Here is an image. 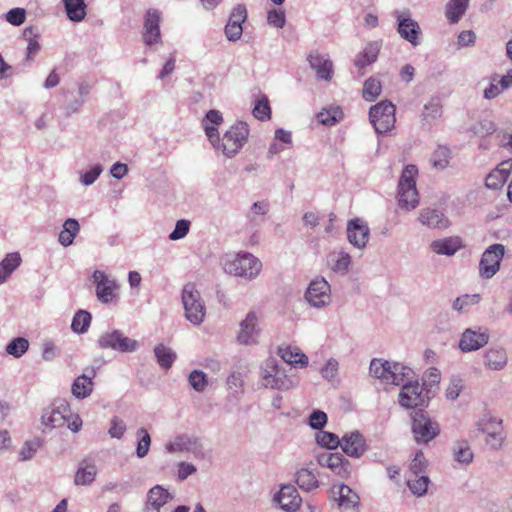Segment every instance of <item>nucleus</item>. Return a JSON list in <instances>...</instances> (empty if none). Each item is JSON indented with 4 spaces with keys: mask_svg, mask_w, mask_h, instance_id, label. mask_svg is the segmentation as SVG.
Returning a JSON list of instances; mask_svg holds the SVG:
<instances>
[{
    "mask_svg": "<svg viewBox=\"0 0 512 512\" xmlns=\"http://www.w3.org/2000/svg\"><path fill=\"white\" fill-rule=\"evenodd\" d=\"M505 253V247L502 244H493L489 246L482 254L479 263V273L484 278L493 277L500 268V263Z\"/></svg>",
    "mask_w": 512,
    "mask_h": 512,
    "instance_id": "nucleus-11",
    "label": "nucleus"
},
{
    "mask_svg": "<svg viewBox=\"0 0 512 512\" xmlns=\"http://www.w3.org/2000/svg\"><path fill=\"white\" fill-rule=\"evenodd\" d=\"M370 235L368 224L360 219H351L347 224L348 241L356 248L363 249L366 247Z\"/></svg>",
    "mask_w": 512,
    "mask_h": 512,
    "instance_id": "nucleus-20",
    "label": "nucleus"
},
{
    "mask_svg": "<svg viewBox=\"0 0 512 512\" xmlns=\"http://www.w3.org/2000/svg\"><path fill=\"white\" fill-rule=\"evenodd\" d=\"M418 168L409 164L402 171L398 182V203L401 208L412 210L419 204V194L416 188Z\"/></svg>",
    "mask_w": 512,
    "mask_h": 512,
    "instance_id": "nucleus-2",
    "label": "nucleus"
},
{
    "mask_svg": "<svg viewBox=\"0 0 512 512\" xmlns=\"http://www.w3.org/2000/svg\"><path fill=\"white\" fill-rule=\"evenodd\" d=\"M477 427H478L479 431H481L487 435V434H489V430H497L498 428H501L502 420L494 418V417H483L477 423Z\"/></svg>",
    "mask_w": 512,
    "mask_h": 512,
    "instance_id": "nucleus-60",
    "label": "nucleus"
},
{
    "mask_svg": "<svg viewBox=\"0 0 512 512\" xmlns=\"http://www.w3.org/2000/svg\"><path fill=\"white\" fill-rule=\"evenodd\" d=\"M327 423V415L321 410H314L310 416L308 424L314 430H321Z\"/></svg>",
    "mask_w": 512,
    "mask_h": 512,
    "instance_id": "nucleus-63",
    "label": "nucleus"
},
{
    "mask_svg": "<svg viewBox=\"0 0 512 512\" xmlns=\"http://www.w3.org/2000/svg\"><path fill=\"white\" fill-rule=\"evenodd\" d=\"M511 170L512 159L501 162L496 169L487 175L485 181L486 187L493 190L501 188L507 181Z\"/></svg>",
    "mask_w": 512,
    "mask_h": 512,
    "instance_id": "nucleus-28",
    "label": "nucleus"
},
{
    "mask_svg": "<svg viewBox=\"0 0 512 512\" xmlns=\"http://www.w3.org/2000/svg\"><path fill=\"white\" fill-rule=\"evenodd\" d=\"M310 67L315 70L317 78L330 81L333 76V63L327 55H321L318 51H312L308 55Z\"/></svg>",
    "mask_w": 512,
    "mask_h": 512,
    "instance_id": "nucleus-23",
    "label": "nucleus"
},
{
    "mask_svg": "<svg viewBox=\"0 0 512 512\" xmlns=\"http://www.w3.org/2000/svg\"><path fill=\"white\" fill-rule=\"evenodd\" d=\"M136 435L138 437L136 455L138 458H144L149 452L151 445V437L148 431L143 427L137 430Z\"/></svg>",
    "mask_w": 512,
    "mask_h": 512,
    "instance_id": "nucleus-50",
    "label": "nucleus"
},
{
    "mask_svg": "<svg viewBox=\"0 0 512 512\" xmlns=\"http://www.w3.org/2000/svg\"><path fill=\"white\" fill-rule=\"evenodd\" d=\"M261 379L265 388L289 390L298 384V380L289 375L285 366L275 358H268L261 367Z\"/></svg>",
    "mask_w": 512,
    "mask_h": 512,
    "instance_id": "nucleus-1",
    "label": "nucleus"
},
{
    "mask_svg": "<svg viewBox=\"0 0 512 512\" xmlns=\"http://www.w3.org/2000/svg\"><path fill=\"white\" fill-rule=\"evenodd\" d=\"M318 463L329 468L334 474L346 478L351 473V463L339 452H325L318 456Z\"/></svg>",
    "mask_w": 512,
    "mask_h": 512,
    "instance_id": "nucleus-17",
    "label": "nucleus"
},
{
    "mask_svg": "<svg viewBox=\"0 0 512 512\" xmlns=\"http://www.w3.org/2000/svg\"><path fill=\"white\" fill-rule=\"evenodd\" d=\"M190 229V222L185 219L178 220L175 224L174 230L169 234L170 240H179L184 238Z\"/></svg>",
    "mask_w": 512,
    "mask_h": 512,
    "instance_id": "nucleus-62",
    "label": "nucleus"
},
{
    "mask_svg": "<svg viewBox=\"0 0 512 512\" xmlns=\"http://www.w3.org/2000/svg\"><path fill=\"white\" fill-rule=\"evenodd\" d=\"M316 442L320 446L332 450L340 446L341 440H339L338 436L332 432L319 431L316 433Z\"/></svg>",
    "mask_w": 512,
    "mask_h": 512,
    "instance_id": "nucleus-52",
    "label": "nucleus"
},
{
    "mask_svg": "<svg viewBox=\"0 0 512 512\" xmlns=\"http://www.w3.org/2000/svg\"><path fill=\"white\" fill-rule=\"evenodd\" d=\"M342 111L339 107H330L323 109L317 114L318 121L327 126L336 124L342 118Z\"/></svg>",
    "mask_w": 512,
    "mask_h": 512,
    "instance_id": "nucleus-47",
    "label": "nucleus"
},
{
    "mask_svg": "<svg viewBox=\"0 0 512 512\" xmlns=\"http://www.w3.org/2000/svg\"><path fill=\"white\" fill-rule=\"evenodd\" d=\"M305 299L315 308H323L331 302V287L324 278L312 280L305 292Z\"/></svg>",
    "mask_w": 512,
    "mask_h": 512,
    "instance_id": "nucleus-12",
    "label": "nucleus"
},
{
    "mask_svg": "<svg viewBox=\"0 0 512 512\" xmlns=\"http://www.w3.org/2000/svg\"><path fill=\"white\" fill-rule=\"evenodd\" d=\"M427 467V460L422 451H418L415 454L414 459L411 461L409 466V472L411 475H424L423 472Z\"/></svg>",
    "mask_w": 512,
    "mask_h": 512,
    "instance_id": "nucleus-58",
    "label": "nucleus"
},
{
    "mask_svg": "<svg viewBox=\"0 0 512 512\" xmlns=\"http://www.w3.org/2000/svg\"><path fill=\"white\" fill-rule=\"evenodd\" d=\"M103 168L100 164L94 165L90 170L81 174L80 181L83 185H92L102 173Z\"/></svg>",
    "mask_w": 512,
    "mask_h": 512,
    "instance_id": "nucleus-64",
    "label": "nucleus"
},
{
    "mask_svg": "<svg viewBox=\"0 0 512 512\" xmlns=\"http://www.w3.org/2000/svg\"><path fill=\"white\" fill-rule=\"evenodd\" d=\"M278 355L285 363L290 365L300 364L304 367L308 364V357L297 347L280 346L278 348Z\"/></svg>",
    "mask_w": 512,
    "mask_h": 512,
    "instance_id": "nucleus-34",
    "label": "nucleus"
},
{
    "mask_svg": "<svg viewBox=\"0 0 512 512\" xmlns=\"http://www.w3.org/2000/svg\"><path fill=\"white\" fill-rule=\"evenodd\" d=\"M470 0H450L446 5L445 16L450 23H458L465 14Z\"/></svg>",
    "mask_w": 512,
    "mask_h": 512,
    "instance_id": "nucleus-38",
    "label": "nucleus"
},
{
    "mask_svg": "<svg viewBox=\"0 0 512 512\" xmlns=\"http://www.w3.org/2000/svg\"><path fill=\"white\" fill-rule=\"evenodd\" d=\"M418 221L429 229L445 230L451 226V221L443 211L430 207L419 211Z\"/></svg>",
    "mask_w": 512,
    "mask_h": 512,
    "instance_id": "nucleus-21",
    "label": "nucleus"
},
{
    "mask_svg": "<svg viewBox=\"0 0 512 512\" xmlns=\"http://www.w3.org/2000/svg\"><path fill=\"white\" fill-rule=\"evenodd\" d=\"M171 498V494L162 486H154L148 491L145 512H160V508Z\"/></svg>",
    "mask_w": 512,
    "mask_h": 512,
    "instance_id": "nucleus-29",
    "label": "nucleus"
},
{
    "mask_svg": "<svg viewBox=\"0 0 512 512\" xmlns=\"http://www.w3.org/2000/svg\"><path fill=\"white\" fill-rule=\"evenodd\" d=\"M397 19V32L400 36L411 43L413 46L420 44L419 35L421 33L418 23L411 18L409 10L395 11Z\"/></svg>",
    "mask_w": 512,
    "mask_h": 512,
    "instance_id": "nucleus-13",
    "label": "nucleus"
},
{
    "mask_svg": "<svg viewBox=\"0 0 512 512\" xmlns=\"http://www.w3.org/2000/svg\"><path fill=\"white\" fill-rule=\"evenodd\" d=\"M161 13L157 9L147 10L144 16L142 38L146 45L151 46L161 42L160 33Z\"/></svg>",
    "mask_w": 512,
    "mask_h": 512,
    "instance_id": "nucleus-15",
    "label": "nucleus"
},
{
    "mask_svg": "<svg viewBox=\"0 0 512 512\" xmlns=\"http://www.w3.org/2000/svg\"><path fill=\"white\" fill-rule=\"evenodd\" d=\"M92 279L96 285L97 299L104 304L110 303L115 297V290L118 288L116 281L110 279L105 272L101 270H95Z\"/></svg>",
    "mask_w": 512,
    "mask_h": 512,
    "instance_id": "nucleus-18",
    "label": "nucleus"
},
{
    "mask_svg": "<svg viewBox=\"0 0 512 512\" xmlns=\"http://www.w3.org/2000/svg\"><path fill=\"white\" fill-rule=\"evenodd\" d=\"M66 15L70 21L80 22L86 16L85 0H62Z\"/></svg>",
    "mask_w": 512,
    "mask_h": 512,
    "instance_id": "nucleus-35",
    "label": "nucleus"
},
{
    "mask_svg": "<svg viewBox=\"0 0 512 512\" xmlns=\"http://www.w3.org/2000/svg\"><path fill=\"white\" fill-rule=\"evenodd\" d=\"M260 329L258 327V317L254 311H250L244 320L240 322V330L237 335V341L242 345H253L258 342Z\"/></svg>",
    "mask_w": 512,
    "mask_h": 512,
    "instance_id": "nucleus-19",
    "label": "nucleus"
},
{
    "mask_svg": "<svg viewBox=\"0 0 512 512\" xmlns=\"http://www.w3.org/2000/svg\"><path fill=\"white\" fill-rule=\"evenodd\" d=\"M398 402L406 409H415L427 406L429 397L423 393V387L418 381H407L402 385Z\"/></svg>",
    "mask_w": 512,
    "mask_h": 512,
    "instance_id": "nucleus-9",
    "label": "nucleus"
},
{
    "mask_svg": "<svg viewBox=\"0 0 512 512\" xmlns=\"http://www.w3.org/2000/svg\"><path fill=\"white\" fill-rule=\"evenodd\" d=\"M97 468L94 464L87 463L86 461L80 463L79 468L75 475L76 485H89L96 477Z\"/></svg>",
    "mask_w": 512,
    "mask_h": 512,
    "instance_id": "nucleus-42",
    "label": "nucleus"
},
{
    "mask_svg": "<svg viewBox=\"0 0 512 512\" xmlns=\"http://www.w3.org/2000/svg\"><path fill=\"white\" fill-rule=\"evenodd\" d=\"M508 363V355L503 348H491L484 355V364L491 370H503Z\"/></svg>",
    "mask_w": 512,
    "mask_h": 512,
    "instance_id": "nucleus-30",
    "label": "nucleus"
},
{
    "mask_svg": "<svg viewBox=\"0 0 512 512\" xmlns=\"http://www.w3.org/2000/svg\"><path fill=\"white\" fill-rule=\"evenodd\" d=\"M96 376V370L93 367H88L84 370V373L78 376L71 387L72 394L77 399H84L88 397L94 387L93 378Z\"/></svg>",
    "mask_w": 512,
    "mask_h": 512,
    "instance_id": "nucleus-24",
    "label": "nucleus"
},
{
    "mask_svg": "<svg viewBox=\"0 0 512 512\" xmlns=\"http://www.w3.org/2000/svg\"><path fill=\"white\" fill-rule=\"evenodd\" d=\"M296 483L304 491H312L319 486L316 474L307 468H301L296 472Z\"/></svg>",
    "mask_w": 512,
    "mask_h": 512,
    "instance_id": "nucleus-39",
    "label": "nucleus"
},
{
    "mask_svg": "<svg viewBox=\"0 0 512 512\" xmlns=\"http://www.w3.org/2000/svg\"><path fill=\"white\" fill-rule=\"evenodd\" d=\"M430 479L427 475H410L407 486L413 495L422 497L426 495Z\"/></svg>",
    "mask_w": 512,
    "mask_h": 512,
    "instance_id": "nucleus-43",
    "label": "nucleus"
},
{
    "mask_svg": "<svg viewBox=\"0 0 512 512\" xmlns=\"http://www.w3.org/2000/svg\"><path fill=\"white\" fill-rule=\"evenodd\" d=\"M369 119L378 134H384L395 125V106L388 100L381 101L369 110Z\"/></svg>",
    "mask_w": 512,
    "mask_h": 512,
    "instance_id": "nucleus-7",
    "label": "nucleus"
},
{
    "mask_svg": "<svg viewBox=\"0 0 512 512\" xmlns=\"http://www.w3.org/2000/svg\"><path fill=\"white\" fill-rule=\"evenodd\" d=\"M267 22L275 28H283L286 23L285 12L281 9H271L267 13Z\"/></svg>",
    "mask_w": 512,
    "mask_h": 512,
    "instance_id": "nucleus-59",
    "label": "nucleus"
},
{
    "mask_svg": "<svg viewBox=\"0 0 512 512\" xmlns=\"http://www.w3.org/2000/svg\"><path fill=\"white\" fill-rule=\"evenodd\" d=\"M261 269V261L249 252H240L224 263L226 273L246 280L255 279Z\"/></svg>",
    "mask_w": 512,
    "mask_h": 512,
    "instance_id": "nucleus-3",
    "label": "nucleus"
},
{
    "mask_svg": "<svg viewBox=\"0 0 512 512\" xmlns=\"http://www.w3.org/2000/svg\"><path fill=\"white\" fill-rule=\"evenodd\" d=\"M412 432L417 443H428L440 432L439 425L433 421L423 409H417L411 414Z\"/></svg>",
    "mask_w": 512,
    "mask_h": 512,
    "instance_id": "nucleus-6",
    "label": "nucleus"
},
{
    "mask_svg": "<svg viewBox=\"0 0 512 512\" xmlns=\"http://www.w3.org/2000/svg\"><path fill=\"white\" fill-rule=\"evenodd\" d=\"M188 381L192 388L198 392L204 391L208 384L206 374L200 370L192 371L188 377Z\"/></svg>",
    "mask_w": 512,
    "mask_h": 512,
    "instance_id": "nucleus-56",
    "label": "nucleus"
},
{
    "mask_svg": "<svg viewBox=\"0 0 512 512\" xmlns=\"http://www.w3.org/2000/svg\"><path fill=\"white\" fill-rule=\"evenodd\" d=\"M331 494L339 512H360V497L348 485L334 484Z\"/></svg>",
    "mask_w": 512,
    "mask_h": 512,
    "instance_id": "nucleus-10",
    "label": "nucleus"
},
{
    "mask_svg": "<svg viewBox=\"0 0 512 512\" xmlns=\"http://www.w3.org/2000/svg\"><path fill=\"white\" fill-rule=\"evenodd\" d=\"M41 445L42 440L39 438L26 441L19 451V460L27 461L32 459Z\"/></svg>",
    "mask_w": 512,
    "mask_h": 512,
    "instance_id": "nucleus-53",
    "label": "nucleus"
},
{
    "mask_svg": "<svg viewBox=\"0 0 512 512\" xmlns=\"http://www.w3.org/2000/svg\"><path fill=\"white\" fill-rule=\"evenodd\" d=\"M442 115V105L439 98H432L424 105L421 117L422 121L432 123Z\"/></svg>",
    "mask_w": 512,
    "mask_h": 512,
    "instance_id": "nucleus-44",
    "label": "nucleus"
},
{
    "mask_svg": "<svg viewBox=\"0 0 512 512\" xmlns=\"http://www.w3.org/2000/svg\"><path fill=\"white\" fill-rule=\"evenodd\" d=\"M381 93V83L380 81L369 78L365 81L363 87V98L367 101H373L377 98Z\"/></svg>",
    "mask_w": 512,
    "mask_h": 512,
    "instance_id": "nucleus-55",
    "label": "nucleus"
},
{
    "mask_svg": "<svg viewBox=\"0 0 512 512\" xmlns=\"http://www.w3.org/2000/svg\"><path fill=\"white\" fill-rule=\"evenodd\" d=\"M29 348V342L26 338L17 337L12 339L6 346V352L15 358H20Z\"/></svg>",
    "mask_w": 512,
    "mask_h": 512,
    "instance_id": "nucleus-48",
    "label": "nucleus"
},
{
    "mask_svg": "<svg viewBox=\"0 0 512 512\" xmlns=\"http://www.w3.org/2000/svg\"><path fill=\"white\" fill-rule=\"evenodd\" d=\"M247 20V9L244 4H237L231 11L228 22L224 28L228 41L236 42L243 34L242 24Z\"/></svg>",
    "mask_w": 512,
    "mask_h": 512,
    "instance_id": "nucleus-14",
    "label": "nucleus"
},
{
    "mask_svg": "<svg viewBox=\"0 0 512 512\" xmlns=\"http://www.w3.org/2000/svg\"><path fill=\"white\" fill-rule=\"evenodd\" d=\"M413 371L411 368L401 364L392 362L390 375L391 378L389 379V384H393L396 386H402L405 384V380L411 381Z\"/></svg>",
    "mask_w": 512,
    "mask_h": 512,
    "instance_id": "nucleus-40",
    "label": "nucleus"
},
{
    "mask_svg": "<svg viewBox=\"0 0 512 512\" xmlns=\"http://www.w3.org/2000/svg\"><path fill=\"white\" fill-rule=\"evenodd\" d=\"M391 366L392 362L374 358L370 362L369 372L373 377L380 379L386 384H389V379L391 378Z\"/></svg>",
    "mask_w": 512,
    "mask_h": 512,
    "instance_id": "nucleus-37",
    "label": "nucleus"
},
{
    "mask_svg": "<svg viewBox=\"0 0 512 512\" xmlns=\"http://www.w3.org/2000/svg\"><path fill=\"white\" fill-rule=\"evenodd\" d=\"M327 259L331 270L342 275L348 272L352 262L350 254L344 250L332 251Z\"/></svg>",
    "mask_w": 512,
    "mask_h": 512,
    "instance_id": "nucleus-32",
    "label": "nucleus"
},
{
    "mask_svg": "<svg viewBox=\"0 0 512 512\" xmlns=\"http://www.w3.org/2000/svg\"><path fill=\"white\" fill-rule=\"evenodd\" d=\"M495 130H496V125L494 124L493 121H491L489 119L480 120L472 128L473 133L475 135H480V136L490 135L493 132H495Z\"/></svg>",
    "mask_w": 512,
    "mask_h": 512,
    "instance_id": "nucleus-61",
    "label": "nucleus"
},
{
    "mask_svg": "<svg viewBox=\"0 0 512 512\" xmlns=\"http://www.w3.org/2000/svg\"><path fill=\"white\" fill-rule=\"evenodd\" d=\"M97 344L100 349H111L120 353H132L138 350L139 342L129 338L118 329L108 330L102 333Z\"/></svg>",
    "mask_w": 512,
    "mask_h": 512,
    "instance_id": "nucleus-5",
    "label": "nucleus"
},
{
    "mask_svg": "<svg viewBox=\"0 0 512 512\" xmlns=\"http://www.w3.org/2000/svg\"><path fill=\"white\" fill-rule=\"evenodd\" d=\"M70 412L69 404L64 400L56 401L42 415V424L50 429L62 427Z\"/></svg>",
    "mask_w": 512,
    "mask_h": 512,
    "instance_id": "nucleus-16",
    "label": "nucleus"
},
{
    "mask_svg": "<svg viewBox=\"0 0 512 512\" xmlns=\"http://www.w3.org/2000/svg\"><path fill=\"white\" fill-rule=\"evenodd\" d=\"M154 355L159 366L165 370L171 368L177 358L176 353L162 343L155 346Z\"/></svg>",
    "mask_w": 512,
    "mask_h": 512,
    "instance_id": "nucleus-41",
    "label": "nucleus"
},
{
    "mask_svg": "<svg viewBox=\"0 0 512 512\" xmlns=\"http://www.w3.org/2000/svg\"><path fill=\"white\" fill-rule=\"evenodd\" d=\"M79 231L80 225L78 220L74 218L66 219L58 236L59 243L64 247L72 245Z\"/></svg>",
    "mask_w": 512,
    "mask_h": 512,
    "instance_id": "nucleus-33",
    "label": "nucleus"
},
{
    "mask_svg": "<svg viewBox=\"0 0 512 512\" xmlns=\"http://www.w3.org/2000/svg\"><path fill=\"white\" fill-rule=\"evenodd\" d=\"M181 298L186 319L194 325L201 324L205 317L206 308L196 285L194 283L185 284Z\"/></svg>",
    "mask_w": 512,
    "mask_h": 512,
    "instance_id": "nucleus-4",
    "label": "nucleus"
},
{
    "mask_svg": "<svg viewBox=\"0 0 512 512\" xmlns=\"http://www.w3.org/2000/svg\"><path fill=\"white\" fill-rule=\"evenodd\" d=\"M274 501L279 504L281 509L294 512L300 507L302 499L293 485H283L275 494Z\"/></svg>",
    "mask_w": 512,
    "mask_h": 512,
    "instance_id": "nucleus-22",
    "label": "nucleus"
},
{
    "mask_svg": "<svg viewBox=\"0 0 512 512\" xmlns=\"http://www.w3.org/2000/svg\"><path fill=\"white\" fill-rule=\"evenodd\" d=\"M464 247L463 241L459 236H449L433 240L430 243V249L437 255L453 256Z\"/></svg>",
    "mask_w": 512,
    "mask_h": 512,
    "instance_id": "nucleus-27",
    "label": "nucleus"
},
{
    "mask_svg": "<svg viewBox=\"0 0 512 512\" xmlns=\"http://www.w3.org/2000/svg\"><path fill=\"white\" fill-rule=\"evenodd\" d=\"M381 43L379 41L369 42L364 50L357 54L354 64L355 66L361 70L366 66L372 64L376 61L378 54L380 52Z\"/></svg>",
    "mask_w": 512,
    "mask_h": 512,
    "instance_id": "nucleus-31",
    "label": "nucleus"
},
{
    "mask_svg": "<svg viewBox=\"0 0 512 512\" xmlns=\"http://www.w3.org/2000/svg\"><path fill=\"white\" fill-rule=\"evenodd\" d=\"M92 316L86 310H78L71 323V328L75 333L83 334L87 332L91 324Z\"/></svg>",
    "mask_w": 512,
    "mask_h": 512,
    "instance_id": "nucleus-45",
    "label": "nucleus"
},
{
    "mask_svg": "<svg viewBox=\"0 0 512 512\" xmlns=\"http://www.w3.org/2000/svg\"><path fill=\"white\" fill-rule=\"evenodd\" d=\"M253 116L261 121H265L270 119L271 117V108L269 105V100L266 95H262L261 98L256 101L254 108L252 110Z\"/></svg>",
    "mask_w": 512,
    "mask_h": 512,
    "instance_id": "nucleus-51",
    "label": "nucleus"
},
{
    "mask_svg": "<svg viewBox=\"0 0 512 512\" xmlns=\"http://www.w3.org/2000/svg\"><path fill=\"white\" fill-rule=\"evenodd\" d=\"M340 446L346 455L354 458H359L366 451L365 439L358 431L345 434Z\"/></svg>",
    "mask_w": 512,
    "mask_h": 512,
    "instance_id": "nucleus-25",
    "label": "nucleus"
},
{
    "mask_svg": "<svg viewBox=\"0 0 512 512\" xmlns=\"http://www.w3.org/2000/svg\"><path fill=\"white\" fill-rule=\"evenodd\" d=\"M249 135L248 125L245 122H237L225 132L221 139L222 152L227 157H232L242 148Z\"/></svg>",
    "mask_w": 512,
    "mask_h": 512,
    "instance_id": "nucleus-8",
    "label": "nucleus"
},
{
    "mask_svg": "<svg viewBox=\"0 0 512 512\" xmlns=\"http://www.w3.org/2000/svg\"><path fill=\"white\" fill-rule=\"evenodd\" d=\"M489 340V336L486 332H481L472 329H466L460 338L459 348L463 352H470L478 350L484 347Z\"/></svg>",
    "mask_w": 512,
    "mask_h": 512,
    "instance_id": "nucleus-26",
    "label": "nucleus"
},
{
    "mask_svg": "<svg viewBox=\"0 0 512 512\" xmlns=\"http://www.w3.org/2000/svg\"><path fill=\"white\" fill-rule=\"evenodd\" d=\"M198 444L197 438L188 435H179L173 441L166 444L165 449L169 453L191 451Z\"/></svg>",
    "mask_w": 512,
    "mask_h": 512,
    "instance_id": "nucleus-36",
    "label": "nucleus"
},
{
    "mask_svg": "<svg viewBox=\"0 0 512 512\" xmlns=\"http://www.w3.org/2000/svg\"><path fill=\"white\" fill-rule=\"evenodd\" d=\"M24 38L28 41L27 59L33 60V55L40 50V44L37 41V34L34 33L33 27H27L23 31Z\"/></svg>",
    "mask_w": 512,
    "mask_h": 512,
    "instance_id": "nucleus-54",
    "label": "nucleus"
},
{
    "mask_svg": "<svg viewBox=\"0 0 512 512\" xmlns=\"http://www.w3.org/2000/svg\"><path fill=\"white\" fill-rule=\"evenodd\" d=\"M454 460L460 464H469L473 460V452L466 442H458L453 448Z\"/></svg>",
    "mask_w": 512,
    "mask_h": 512,
    "instance_id": "nucleus-49",
    "label": "nucleus"
},
{
    "mask_svg": "<svg viewBox=\"0 0 512 512\" xmlns=\"http://www.w3.org/2000/svg\"><path fill=\"white\" fill-rule=\"evenodd\" d=\"M480 298L479 294L463 295L454 300L452 307L454 310L461 312L468 306L479 303Z\"/></svg>",
    "mask_w": 512,
    "mask_h": 512,
    "instance_id": "nucleus-57",
    "label": "nucleus"
},
{
    "mask_svg": "<svg viewBox=\"0 0 512 512\" xmlns=\"http://www.w3.org/2000/svg\"><path fill=\"white\" fill-rule=\"evenodd\" d=\"M450 149L446 146H438L433 152L430 162L438 170H444L449 165Z\"/></svg>",
    "mask_w": 512,
    "mask_h": 512,
    "instance_id": "nucleus-46",
    "label": "nucleus"
}]
</instances>
